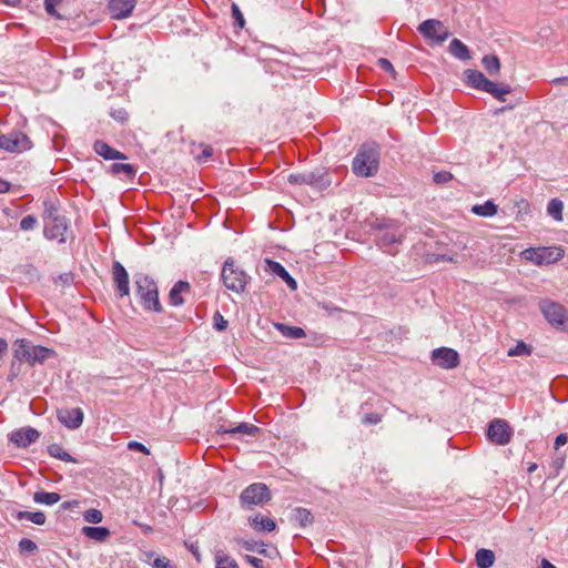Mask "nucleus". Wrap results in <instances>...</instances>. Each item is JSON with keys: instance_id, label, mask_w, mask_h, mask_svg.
Instances as JSON below:
<instances>
[{"instance_id": "obj_1", "label": "nucleus", "mask_w": 568, "mask_h": 568, "mask_svg": "<svg viewBox=\"0 0 568 568\" xmlns=\"http://www.w3.org/2000/svg\"><path fill=\"white\" fill-rule=\"evenodd\" d=\"M381 149L376 142H367L359 146L352 161V170L356 176L371 178L379 169Z\"/></svg>"}, {"instance_id": "obj_2", "label": "nucleus", "mask_w": 568, "mask_h": 568, "mask_svg": "<svg viewBox=\"0 0 568 568\" xmlns=\"http://www.w3.org/2000/svg\"><path fill=\"white\" fill-rule=\"evenodd\" d=\"M134 288L136 296L145 311H152L155 313L162 312L158 284L151 276L144 273H136L134 275Z\"/></svg>"}, {"instance_id": "obj_3", "label": "nucleus", "mask_w": 568, "mask_h": 568, "mask_svg": "<svg viewBox=\"0 0 568 568\" xmlns=\"http://www.w3.org/2000/svg\"><path fill=\"white\" fill-rule=\"evenodd\" d=\"M55 355L52 348L33 345L27 338H19L13 343V357L19 362L28 363L31 366L43 364L48 358Z\"/></svg>"}, {"instance_id": "obj_4", "label": "nucleus", "mask_w": 568, "mask_h": 568, "mask_svg": "<svg viewBox=\"0 0 568 568\" xmlns=\"http://www.w3.org/2000/svg\"><path fill=\"white\" fill-rule=\"evenodd\" d=\"M466 82L469 87L491 94L497 100L505 102V95L511 92L508 84H500L490 81L478 70L468 69L465 71Z\"/></svg>"}, {"instance_id": "obj_5", "label": "nucleus", "mask_w": 568, "mask_h": 568, "mask_svg": "<svg viewBox=\"0 0 568 568\" xmlns=\"http://www.w3.org/2000/svg\"><path fill=\"white\" fill-rule=\"evenodd\" d=\"M221 280L227 290L234 293H243L251 276L236 265L233 257H227L221 271Z\"/></svg>"}, {"instance_id": "obj_6", "label": "nucleus", "mask_w": 568, "mask_h": 568, "mask_svg": "<svg viewBox=\"0 0 568 568\" xmlns=\"http://www.w3.org/2000/svg\"><path fill=\"white\" fill-rule=\"evenodd\" d=\"M373 229L381 232L377 235L376 243L383 248L385 252L389 254H395L393 251V245L402 242V233L398 231V227L395 225V222L392 220H376L373 223Z\"/></svg>"}, {"instance_id": "obj_7", "label": "nucleus", "mask_w": 568, "mask_h": 568, "mask_svg": "<svg viewBox=\"0 0 568 568\" xmlns=\"http://www.w3.org/2000/svg\"><path fill=\"white\" fill-rule=\"evenodd\" d=\"M240 505L243 509L252 510L271 500V491L263 483H254L247 486L240 495Z\"/></svg>"}, {"instance_id": "obj_8", "label": "nucleus", "mask_w": 568, "mask_h": 568, "mask_svg": "<svg viewBox=\"0 0 568 568\" xmlns=\"http://www.w3.org/2000/svg\"><path fill=\"white\" fill-rule=\"evenodd\" d=\"M538 306L544 317L554 327H562L568 321L567 308L558 302L544 298L539 301Z\"/></svg>"}, {"instance_id": "obj_9", "label": "nucleus", "mask_w": 568, "mask_h": 568, "mask_svg": "<svg viewBox=\"0 0 568 568\" xmlns=\"http://www.w3.org/2000/svg\"><path fill=\"white\" fill-rule=\"evenodd\" d=\"M291 184H307L317 190H325L331 185L328 173L324 169H317L311 172L291 174L288 176Z\"/></svg>"}, {"instance_id": "obj_10", "label": "nucleus", "mask_w": 568, "mask_h": 568, "mask_svg": "<svg viewBox=\"0 0 568 568\" xmlns=\"http://www.w3.org/2000/svg\"><path fill=\"white\" fill-rule=\"evenodd\" d=\"M523 256L537 265L550 264L562 258L564 251L560 247H530L523 252Z\"/></svg>"}, {"instance_id": "obj_11", "label": "nucleus", "mask_w": 568, "mask_h": 568, "mask_svg": "<svg viewBox=\"0 0 568 568\" xmlns=\"http://www.w3.org/2000/svg\"><path fill=\"white\" fill-rule=\"evenodd\" d=\"M418 32L425 38L437 43H443L450 37V31L445 24L437 19H427L423 21L418 28Z\"/></svg>"}, {"instance_id": "obj_12", "label": "nucleus", "mask_w": 568, "mask_h": 568, "mask_svg": "<svg viewBox=\"0 0 568 568\" xmlns=\"http://www.w3.org/2000/svg\"><path fill=\"white\" fill-rule=\"evenodd\" d=\"M32 148L30 138L22 132L0 134V149L11 153H21Z\"/></svg>"}, {"instance_id": "obj_13", "label": "nucleus", "mask_w": 568, "mask_h": 568, "mask_svg": "<svg viewBox=\"0 0 568 568\" xmlns=\"http://www.w3.org/2000/svg\"><path fill=\"white\" fill-rule=\"evenodd\" d=\"M487 438L499 446L506 445L510 442L513 430L505 419H493L487 428Z\"/></svg>"}, {"instance_id": "obj_14", "label": "nucleus", "mask_w": 568, "mask_h": 568, "mask_svg": "<svg viewBox=\"0 0 568 568\" xmlns=\"http://www.w3.org/2000/svg\"><path fill=\"white\" fill-rule=\"evenodd\" d=\"M69 231V221L67 217H54L53 221L44 223L43 235L49 241H58L63 244L67 242L65 234Z\"/></svg>"}, {"instance_id": "obj_15", "label": "nucleus", "mask_w": 568, "mask_h": 568, "mask_svg": "<svg viewBox=\"0 0 568 568\" xmlns=\"http://www.w3.org/2000/svg\"><path fill=\"white\" fill-rule=\"evenodd\" d=\"M112 278L115 286L118 297L123 298L130 294V280L129 273L125 267L119 262L112 263Z\"/></svg>"}, {"instance_id": "obj_16", "label": "nucleus", "mask_w": 568, "mask_h": 568, "mask_svg": "<svg viewBox=\"0 0 568 568\" xmlns=\"http://www.w3.org/2000/svg\"><path fill=\"white\" fill-rule=\"evenodd\" d=\"M432 361L442 368L450 369L459 365V354L453 348L439 347L433 351Z\"/></svg>"}, {"instance_id": "obj_17", "label": "nucleus", "mask_w": 568, "mask_h": 568, "mask_svg": "<svg viewBox=\"0 0 568 568\" xmlns=\"http://www.w3.org/2000/svg\"><path fill=\"white\" fill-rule=\"evenodd\" d=\"M40 437V433L30 426L19 428L9 434V442L19 448H27L36 443Z\"/></svg>"}, {"instance_id": "obj_18", "label": "nucleus", "mask_w": 568, "mask_h": 568, "mask_svg": "<svg viewBox=\"0 0 568 568\" xmlns=\"http://www.w3.org/2000/svg\"><path fill=\"white\" fill-rule=\"evenodd\" d=\"M58 420L68 429H78L81 427L84 414L79 407L77 408H60L57 410Z\"/></svg>"}, {"instance_id": "obj_19", "label": "nucleus", "mask_w": 568, "mask_h": 568, "mask_svg": "<svg viewBox=\"0 0 568 568\" xmlns=\"http://www.w3.org/2000/svg\"><path fill=\"white\" fill-rule=\"evenodd\" d=\"M264 263H265V272H268L271 274L278 276L281 280H283L286 283V285L291 290L297 288L296 281L280 262L273 261L271 258H265Z\"/></svg>"}, {"instance_id": "obj_20", "label": "nucleus", "mask_w": 568, "mask_h": 568, "mask_svg": "<svg viewBox=\"0 0 568 568\" xmlns=\"http://www.w3.org/2000/svg\"><path fill=\"white\" fill-rule=\"evenodd\" d=\"M136 4V0H110L109 1V10L111 17L113 19H124L129 17L134 7Z\"/></svg>"}, {"instance_id": "obj_21", "label": "nucleus", "mask_w": 568, "mask_h": 568, "mask_svg": "<svg viewBox=\"0 0 568 568\" xmlns=\"http://www.w3.org/2000/svg\"><path fill=\"white\" fill-rule=\"evenodd\" d=\"M94 152L105 160H125L126 155L113 148H111L103 140H97L93 144Z\"/></svg>"}, {"instance_id": "obj_22", "label": "nucleus", "mask_w": 568, "mask_h": 568, "mask_svg": "<svg viewBox=\"0 0 568 568\" xmlns=\"http://www.w3.org/2000/svg\"><path fill=\"white\" fill-rule=\"evenodd\" d=\"M190 291V284L186 281H178L169 293V300L170 304L173 306H181L184 304V300L182 297L183 293H186Z\"/></svg>"}, {"instance_id": "obj_23", "label": "nucleus", "mask_w": 568, "mask_h": 568, "mask_svg": "<svg viewBox=\"0 0 568 568\" xmlns=\"http://www.w3.org/2000/svg\"><path fill=\"white\" fill-rule=\"evenodd\" d=\"M248 523L255 531L271 532L276 528L275 521L263 515H255L250 517Z\"/></svg>"}, {"instance_id": "obj_24", "label": "nucleus", "mask_w": 568, "mask_h": 568, "mask_svg": "<svg viewBox=\"0 0 568 568\" xmlns=\"http://www.w3.org/2000/svg\"><path fill=\"white\" fill-rule=\"evenodd\" d=\"M448 51L453 57L460 61H466L471 58L468 47L457 38L450 41Z\"/></svg>"}, {"instance_id": "obj_25", "label": "nucleus", "mask_w": 568, "mask_h": 568, "mask_svg": "<svg viewBox=\"0 0 568 568\" xmlns=\"http://www.w3.org/2000/svg\"><path fill=\"white\" fill-rule=\"evenodd\" d=\"M235 542L247 551H256L264 557H272V554L268 551L264 542H257L255 540H246L242 538H236Z\"/></svg>"}, {"instance_id": "obj_26", "label": "nucleus", "mask_w": 568, "mask_h": 568, "mask_svg": "<svg viewBox=\"0 0 568 568\" xmlns=\"http://www.w3.org/2000/svg\"><path fill=\"white\" fill-rule=\"evenodd\" d=\"M260 430L261 429L253 424L241 423L236 427L230 428V429H224L221 427L219 429V433L232 434V435L240 434V435L255 436L256 434L260 433Z\"/></svg>"}, {"instance_id": "obj_27", "label": "nucleus", "mask_w": 568, "mask_h": 568, "mask_svg": "<svg viewBox=\"0 0 568 568\" xmlns=\"http://www.w3.org/2000/svg\"><path fill=\"white\" fill-rule=\"evenodd\" d=\"M14 517L18 520H29L38 526H42L47 521L45 514L43 511H28V510H19L16 513Z\"/></svg>"}, {"instance_id": "obj_28", "label": "nucleus", "mask_w": 568, "mask_h": 568, "mask_svg": "<svg viewBox=\"0 0 568 568\" xmlns=\"http://www.w3.org/2000/svg\"><path fill=\"white\" fill-rule=\"evenodd\" d=\"M275 328L282 333L283 336L292 339H298L305 337L306 334L302 327L298 326H288L284 323H275Z\"/></svg>"}, {"instance_id": "obj_29", "label": "nucleus", "mask_w": 568, "mask_h": 568, "mask_svg": "<svg viewBox=\"0 0 568 568\" xmlns=\"http://www.w3.org/2000/svg\"><path fill=\"white\" fill-rule=\"evenodd\" d=\"M475 560L478 568H490L495 562V554L490 549L481 548L477 550Z\"/></svg>"}, {"instance_id": "obj_30", "label": "nucleus", "mask_w": 568, "mask_h": 568, "mask_svg": "<svg viewBox=\"0 0 568 568\" xmlns=\"http://www.w3.org/2000/svg\"><path fill=\"white\" fill-rule=\"evenodd\" d=\"M61 499V495L55 491L39 490L33 494V501L37 504H43L52 506Z\"/></svg>"}, {"instance_id": "obj_31", "label": "nucleus", "mask_w": 568, "mask_h": 568, "mask_svg": "<svg viewBox=\"0 0 568 568\" xmlns=\"http://www.w3.org/2000/svg\"><path fill=\"white\" fill-rule=\"evenodd\" d=\"M82 532L97 541H104L110 536V530L106 527L85 526L82 528Z\"/></svg>"}, {"instance_id": "obj_32", "label": "nucleus", "mask_w": 568, "mask_h": 568, "mask_svg": "<svg viewBox=\"0 0 568 568\" xmlns=\"http://www.w3.org/2000/svg\"><path fill=\"white\" fill-rule=\"evenodd\" d=\"M498 211V206L494 203V201L488 200L484 204H476L471 207V212L475 215L490 217L494 216Z\"/></svg>"}, {"instance_id": "obj_33", "label": "nucleus", "mask_w": 568, "mask_h": 568, "mask_svg": "<svg viewBox=\"0 0 568 568\" xmlns=\"http://www.w3.org/2000/svg\"><path fill=\"white\" fill-rule=\"evenodd\" d=\"M293 519L300 527L304 528L313 523L312 513L303 507H297L293 510Z\"/></svg>"}, {"instance_id": "obj_34", "label": "nucleus", "mask_w": 568, "mask_h": 568, "mask_svg": "<svg viewBox=\"0 0 568 568\" xmlns=\"http://www.w3.org/2000/svg\"><path fill=\"white\" fill-rule=\"evenodd\" d=\"M48 453L51 457L58 458L65 463L77 464L78 460L72 457L69 453L64 452L62 446L59 444H51L48 446Z\"/></svg>"}, {"instance_id": "obj_35", "label": "nucleus", "mask_w": 568, "mask_h": 568, "mask_svg": "<svg viewBox=\"0 0 568 568\" xmlns=\"http://www.w3.org/2000/svg\"><path fill=\"white\" fill-rule=\"evenodd\" d=\"M109 172L114 175L123 173L126 178L133 179L136 174V169L134 165L129 163H113L110 165Z\"/></svg>"}, {"instance_id": "obj_36", "label": "nucleus", "mask_w": 568, "mask_h": 568, "mask_svg": "<svg viewBox=\"0 0 568 568\" xmlns=\"http://www.w3.org/2000/svg\"><path fill=\"white\" fill-rule=\"evenodd\" d=\"M481 63H483L485 70L490 75H495L500 71V61L497 55H494V54L484 55L481 59Z\"/></svg>"}, {"instance_id": "obj_37", "label": "nucleus", "mask_w": 568, "mask_h": 568, "mask_svg": "<svg viewBox=\"0 0 568 568\" xmlns=\"http://www.w3.org/2000/svg\"><path fill=\"white\" fill-rule=\"evenodd\" d=\"M562 210H564V203L559 199H552L549 201L547 205V213L555 220V221H562Z\"/></svg>"}, {"instance_id": "obj_38", "label": "nucleus", "mask_w": 568, "mask_h": 568, "mask_svg": "<svg viewBox=\"0 0 568 568\" xmlns=\"http://www.w3.org/2000/svg\"><path fill=\"white\" fill-rule=\"evenodd\" d=\"M531 353V347L526 344L525 342L523 341H519L517 342V344L509 348L508 349V356H525V355H530Z\"/></svg>"}, {"instance_id": "obj_39", "label": "nucleus", "mask_w": 568, "mask_h": 568, "mask_svg": "<svg viewBox=\"0 0 568 568\" xmlns=\"http://www.w3.org/2000/svg\"><path fill=\"white\" fill-rule=\"evenodd\" d=\"M216 568H240L235 559L226 555H217L215 557Z\"/></svg>"}, {"instance_id": "obj_40", "label": "nucleus", "mask_w": 568, "mask_h": 568, "mask_svg": "<svg viewBox=\"0 0 568 568\" xmlns=\"http://www.w3.org/2000/svg\"><path fill=\"white\" fill-rule=\"evenodd\" d=\"M18 547L21 554H34L36 551H38L37 544L29 538H22L19 541Z\"/></svg>"}, {"instance_id": "obj_41", "label": "nucleus", "mask_w": 568, "mask_h": 568, "mask_svg": "<svg viewBox=\"0 0 568 568\" xmlns=\"http://www.w3.org/2000/svg\"><path fill=\"white\" fill-rule=\"evenodd\" d=\"M83 519L90 524H99L103 519V515L99 509L90 508L83 513Z\"/></svg>"}, {"instance_id": "obj_42", "label": "nucleus", "mask_w": 568, "mask_h": 568, "mask_svg": "<svg viewBox=\"0 0 568 568\" xmlns=\"http://www.w3.org/2000/svg\"><path fill=\"white\" fill-rule=\"evenodd\" d=\"M43 222L47 223V222H51L53 221L54 217H65L64 215H60L58 213V209L52 205V204H49L48 202H44V211H43Z\"/></svg>"}, {"instance_id": "obj_43", "label": "nucleus", "mask_w": 568, "mask_h": 568, "mask_svg": "<svg viewBox=\"0 0 568 568\" xmlns=\"http://www.w3.org/2000/svg\"><path fill=\"white\" fill-rule=\"evenodd\" d=\"M63 0H44V9L47 13L57 19H61V14L57 11V6Z\"/></svg>"}, {"instance_id": "obj_44", "label": "nucleus", "mask_w": 568, "mask_h": 568, "mask_svg": "<svg viewBox=\"0 0 568 568\" xmlns=\"http://www.w3.org/2000/svg\"><path fill=\"white\" fill-rule=\"evenodd\" d=\"M213 327L217 332H223L227 327V321L223 317L220 312H215L213 315Z\"/></svg>"}, {"instance_id": "obj_45", "label": "nucleus", "mask_w": 568, "mask_h": 568, "mask_svg": "<svg viewBox=\"0 0 568 568\" xmlns=\"http://www.w3.org/2000/svg\"><path fill=\"white\" fill-rule=\"evenodd\" d=\"M232 17L234 19L235 26H237L239 28H243L245 26L244 16L235 3L232 4Z\"/></svg>"}, {"instance_id": "obj_46", "label": "nucleus", "mask_w": 568, "mask_h": 568, "mask_svg": "<svg viewBox=\"0 0 568 568\" xmlns=\"http://www.w3.org/2000/svg\"><path fill=\"white\" fill-rule=\"evenodd\" d=\"M37 225V219L33 215H27L20 221V229L23 231L33 230Z\"/></svg>"}, {"instance_id": "obj_47", "label": "nucleus", "mask_w": 568, "mask_h": 568, "mask_svg": "<svg viewBox=\"0 0 568 568\" xmlns=\"http://www.w3.org/2000/svg\"><path fill=\"white\" fill-rule=\"evenodd\" d=\"M74 275L71 272L60 274L55 280V284H61L62 286H70L73 283Z\"/></svg>"}, {"instance_id": "obj_48", "label": "nucleus", "mask_w": 568, "mask_h": 568, "mask_svg": "<svg viewBox=\"0 0 568 568\" xmlns=\"http://www.w3.org/2000/svg\"><path fill=\"white\" fill-rule=\"evenodd\" d=\"M453 179V174L447 171H440L434 174V182L437 184H444Z\"/></svg>"}, {"instance_id": "obj_49", "label": "nucleus", "mask_w": 568, "mask_h": 568, "mask_svg": "<svg viewBox=\"0 0 568 568\" xmlns=\"http://www.w3.org/2000/svg\"><path fill=\"white\" fill-rule=\"evenodd\" d=\"M382 420V416L377 413L365 414L362 418V423L365 425H376Z\"/></svg>"}, {"instance_id": "obj_50", "label": "nucleus", "mask_w": 568, "mask_h": 568, "mask_svg": "<svg viewBox=\"0 0 568 568\" xmlns=\"http://www.w3.org/2000/svg\"><path fill=\"white\" fill-rule=\"evenodd\" d=\"M153 568H176L171 561L165 557H156L153 561Z\"/></svg>"}, {"instance_id": "obj_51", "label": "nucleus", "mask_w": 568, "mask_h": 568, "mask_svg": "<svg viewBox=\"0 0 568 568\" xmlns=\"http://www.w3.org/2000/svg\"><path fill=\"white\" fill-rule=\"evenodd\" d=\"M128 448L131 449V450H136V452H141L145 455H149L150 454V450L149 448L143 445L142 443L140 442H135V440H132L128 444Z\"/></svg>"}, {"instance_id": "obj_52", "label": "nucleus", "mask_w": 568, "mask_h": 568, "mask_svg": "<svg viewBox=\"0 0 568 568\" xmlns=\"http://www.w3.org/2000/svg\"><path fill=\"white\" fill-rule=\"evenodd\" d=\"M244 559L246 560V562H248L254 568H265L263 560L260 558H256L251 555H245Z\"/></svg>"}, {"instance_id": "obj_53", "label": "nucleus", "mask_w": 568, "mask_h": 568, "mask_svg": "<svg viewBox=\"0 0 568 568\" xmlns=\"http://www.w3.org/2000/svg\"><path fill=\"white\" fill-rule=\"evenodd\" d=\"M203 146V151L200 155H197V161L199 162H205L207 159H210L213 154V149L211 145H202Z\"/></svg>"}, {"instance_id": "obj_54", "label": "nucleus", "mask_w": 568, "mask_h": 568, "mask_svg": "<svg viewBox=\"0 0 568 568\" xmlns=\"http://www.w3.org/2000/svg\"><path fill=\"white\" fill-rule=\"evenodd\" d=\"M568 442V435L565 433H561L557 435L555 438L554 447L555 449H559L561 446H564Z\"/></svg>"}, {"instance_id": "obj_55", "label": "nucleus", "mask_w": 568, "mask_h": 568, "mask_svg": "<svg viewBox=\"0 0 568 568\" xmlns=\"http://www.w3.org/2000/svg\"><path fill=\"white\" fill-rule=\"evenodd\" d=\"M378 65L384 70V71H387V72H394V67L392 64V62L385 58H382L378 60Z\"/></svg>"}, {"instance_id": "obj_56", "label": "nucleus", "mask_w": 568, "mask_h": 568, "mask_svg": "<svg viewBox=\"0 0 568 568\" xmlns=\"http://www.w3.org/2000/svg\"><path fill=\"white\" fill-rule=\"evenodd\" d=\"M186 546H187L189 550L192 552V555L195 557L196 561L200 562L201 554L199 550V545L197 544H190V545L186 544Z\"/></svg>"}, {"instance_id": "obj_57", "label": "nucleus", "mask_w": 568, "mask_h": 568, "mask_svg": "<svg viewBox=\"0 0 568 568\" xmlns=\"http://www.w3.org/2000/svg\"><path fill=\"white\" fill-rule=\"evenodd\" d=\"M552 85H568V75L567 77H559L551 80Z\"/></svg>"}, {"instance_id": "obj_58", "label": "nucleus", "mask_w": 568, "mask_h": 568, "mask_svg": "<svg viewBox=\"0 0 568 568\" xmlns=\"http://www.w3.org/2000/svg\"><path fill=\"white\" fill-rule=\"evenodd\" d=\"M10 191V183L6 180L0 179V193H7Z\"/></svg>"}, {"instance_id": "obj_59", "label": "nucleus", "mask_w": 568, "mask_h": 568, "mask_svg": "<svg viewBox=\"0 0 568 568\" xmlns=\"http://www.w3.org/2000/svg\"><path fill=\"white\" fill-rule=\"evenodd\" d=\"M8 349V343L4 338H0V356H2Z\"/></svg>"}, {"instance_id": "obj_60", "label": "nucleus", "mask_w": 568, "mask_h": 568, "mask_svg": "<svg viewBox=\"0 0 568 568\" xmlns=\"http://www.w3.org/2000/svg\"><path fill=\"white\" fill-rule=\"evenodd\" d=\"M435 261L436 262H439V261H448V262H452L453 258L448 255H445V254H438L435 256Z\"/></svg>"}, {"instance_id": "obj_61", "label": "nucleus", "mask_w": 568, "mask_h": 568, "mask_svg": "<svg viewBox=\"0 0 568 568\" xmlns=\"http://www.w3.org/2000/svg\"><path fill=\"white\" fill-rule=\"evenodd\" d=\"M540 568H557L555 565H552L549 560L542 559Z\"/></svg>"}, {"instance_id": "obj_62", "label": "nucleus", "mask_w": 568, "mask_h": 568, "mask_svg": "<svg viewBox=\"0 0 568 568\" xmlns=\"http://www.w3.org/2000/svg\"><path fill=\"white\" fill-rule=\"evenodd\" d=\"M122 111H119V114L115 115V113H112L111 115L116 119V120H120V121H124L126 118L125 116H122Z\"/></svg>"}, {"instance_id": "obj_63", "label": "nucleus", "mask_w": 568, "mask_h": 568, "mask_svg": "<svg viewBox=\"0 0 568 568\" xmlns=\"http://www.w3.org/2000/svg\"><path fill=\"white\" fill-rule=\"evenodd\" d=\"M122 111H119V114L115 115V113H112L111 115L116 119V120H120V121H124L126 118L125 116H122Z\"/></svg>"}, {"instance_id": "obj_64", "label": "nucleus", "mask_w": 568, "mask_h": 568, "mask_svg": "<svg viewBox=\"0 0 568 568\" xmlns=\"http://www.w3.org/2000/svg\"><path fill=\"white\" fill-rule=\"evenodd\" d=\"M536 469H537V464L534 463V464L529 465L527 471L529 474H532Z\"/></svg>"}]
</instances>
